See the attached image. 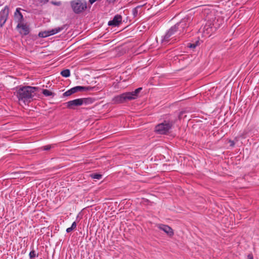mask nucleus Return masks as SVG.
<instances>
[{
  "label": "nucleus",
  "instance_id": "13",
  "mask_svg": "<svg viewBox=\"0 0 259 259\" xmlns=\"http://www.w3.org/2000/svg\"><path fill=\"white\" fill-rule=\"evenodd\" d=\"M76 88L77 90V92L84 91H91V90H93L95 88V87H82V86H76Z\"/></svg>",
  "mask_w": 259,
  "mask_h": 259
},
{
  "label": "nucleus",
  "instance_id": "12",
  "mask_svg": "<svg viewBox=\"0 0 259 259\" xmlns=\"http://www.w3.org/2000/svg\"><path fill=\"white\" fill-rule=\"evenodd\" d=\"M122 21V17L119 15H115L113 20L108 22V25L110 26H116L121 23Z\"/></svg>",
  "mask_w": 259,
  "mask_h": 259
},
{
  "label": "nucleus",
  "instance_id": "15",
  "mask_svg": "<svg viewBox=\"0 0 259 259\" xmlns=\"http://www.w3.org/2000/svg\"><path fill=\"white\" fill-rule=\"evenodd\" d=\"M38 36L41 37H46L51 35L49 30H47L40 32L38 34Z\"/></svg>",
  "mask_w": 259,
  "mask_h": 259
},
{
  "label": "nucleus",
  "instance_id": "18",
  "mask_svg": "<svg viewBox=\"0 0 259 259\" xmlns=\"http://www.w3.org/2000/svg\"><path fill=\"white\" fill-rule=\"evenodd\" d=\"M92 178L97 180H100L102 178V175L100 174H94L91 175Z\"/></svg>",
  "mask_w": 259,
  "mask_h": 259
},
{
  "label": "nucleus",
  "instance_id": "6",
  "mask_svg": "<svg viewBox=\"0 0 259 259\" xmlns=\"http://www.w3.org/2000/svg\"><path fill=\"white\" fill-rule=\"evenodd\" d=\"M91 101L89 98H80L71 100L67 102V107L68 108L74 109L75 107L79 106L83 104H87Z\"/></svg>",
  "mask_w": 259,
  "mask_h": 259
},
{
  "label": "nucleus",
  "instance_id": "19",
  "mask_svg": "<svg viewBox=\"0 0 259 259\" xmlns=\"http://www.w3.org/2000/svg\"><path fill=\"white\" fill-rule=\"evenodd\" d=\"M72 94H73V93H72V92L71 91V89L66 91V92H65L64 93V95L65 96H70L71 95H72Z\"/></svg>",
  "mask_w": 259,
  "mask_h": 259
},
{
  "label": "nucleus",
  "instance_id": "14",
  "mask_svg": "<svg viewBox=\"0 0 259 259\" xmlns=\"http://www.w3.org/2000/svg\"><path fill=\"white\" fill-rule=\"evenodd\" d=\"M63 27H57L54 29L50 30L49 31H50V35L55 34L60 32L61 31H62L63 30Z\"/></svg>",
  "mask_w": 259,
  "mask_h": 259
},
{
  "label": "nucleus",
  "instance_id": "24",
  "mask_svg": "<svg viewBox=\"0 0 259 259\" xmlns=\"http://www.w3.org/2000/svg\"><path fill=\"white\" fill-rule=\"evenodd\" d=\"M196 46V45L195 44H190L189 45V48L194 49Z\"/></svg>",
  "mask_w": 259,
  "mask_h": 259
},
{
  "label": "nucleus",
  "instance_id": "28",
  "mask_svg": "<svg viewBox=\"0 0 259 259\" xmlns=\"http://www.w3.org/2000/svg\"><path fill=\"white\" fill-rule=\"evenodd\" d=\"M229 143H230V146L233 147L235 145L234 141L230 140Z\"/></svg>",
  "mask_w": 259,
  "mask_h": 259
},
{
  "label": "nucleus",
  "instance_id": "17",
  "mask_svg": "<svg viewBox=\"0 0 259 259\" xmlns=\"http://www.w3.org/2000/svg\"><path fill=\"white\" fill-rule=\"evenodd\" d=\"M42 93L46 97L50 96L53 94V93L51 91L47 89H43L42 90Z\"/></svg>",
  "mask_w": 259,
  "mask_h": 259
},
{
  "label": "nucleus",
  "instance_id": "2",
  "mask_svg": "<svg viewBox=\"0 0 259 259\" xmlns=\"http://www.w3.org/2000/svg\"><path fill=\"white\" fill-rule=\"evenodd\" d=\"M142 90V88H139L133 92H126L113 98L112 102L114 104H120L136 99L138 94Z\"/></svg>",
  "mask_w": 259,
  "mask_h": 259
},
{
  "label": "nucleus",
  "instance_id": "29",
  "mask_svg": "<svg viewBox=\"0 0 259 259\" xmlns=\"http://www.w3.org/2000/svg\"><path fill=\"white\" fill-rule=\"evenodd\" d=\"M248 259H253V256L252 254H249L248 255Z\"/></svg>",
  "mask_w": 259,
  "mask_h": 259
},
{
  "label": "nucleus",
  "instance_id": "9",
  "mask_svg": "<svg viewBox=\"0 0 259 259\" xmlns=\"http://www.w3.org/2000/svg\"><path fill=\"white\" fill-rule=\"evenodd\" d=\"M158 228L164 231L168 236H172L174 235V231L172 229L167 225L159 224L157 226Z\"/></svg>",
  "mask_w": 259,
  "mask_h": 259
},
{
  "label": "nucleus",
  "instance_id": "16",
  "mask_svg": "<svg viewBox=\"0 0 259 259\" xmlns=\"http://www.w3.org/2000/svg\"><path fill=\"white\" fill-rule=\"evenodd\" d=\"M61 74L62 75V76H63V77H68L70 76V70L69 69H65V70H62L61 72Z\"/></svg>",
  "mask_w": 259,
  "mask_h": 259
},
{
  "label": "nucleus",
  "instance_id": "4",
  "mask_svg": "<svg viewBox=\"0 0 259 259\" xmlns=\"http://www.w3.org/2000/svg\"><path fill=\"white\" fill-rule=\"evenodd\" d=\"M172 125V122L164 121L155 126V131L159 134H166L171 128Z\"/></svg>",
  "mask_w": 259,
  "mask_h": 259
},
{
  "label": "nucleus",
  "instance_id": "25",
  "mask_svg": "<svg viewBox=\"0 0 259 259\" xmlns=\"http://www.w3.org/2000/svg\"><path fill=\"white\" fill-rule=\"evenodd\" d=\"M71 227H72V228H73V229H75L76 227V223L75 222H74L72 224V225L71 226Z\"/></svg>",
  "mask_w": 259,
  "mask_h": 259
},
{
  "label": "nucleus",
  "instance_id": "26",
  "mask_svg": "<svg viewBox=\"0 0 259 259\" xmlns=\"http://www.w3.org/2000/svg\"><path fill=\"white\" fill-rule=\"evenodd\" d=\"M71 91L73 93H75L77 92L76 87L71 89Z\"/></svg>",
  "mask_w": 259,
  "mask_h": 259
},
{
  "label": "nucleus",
  "instance_id": "5",
  "mask_svg": "<svg viewBox=\"0 0 259 259\" xmlns=\"http://www.w3.org/2000/svg\"><path fill=\"white\" fill-rule=\"evenodd\" d=\"M71 7L74 13H80L87 9V3L81 0H74L70 3Z\"/></svg>",
  "mask_w": 259,
  "mask_h": 259
},
{
  "label": "nucleus",
  "instance_id": "8",
  "mask_svg": "<svg viewBox=\"0 0 259 259\" xmlns=\"http://www.w3.org/2000/svg\"><path fill=\"white\" fill-rule=\"evenodd\" d=\"M9 13V9L6 6L4 9L0 12V26L3 27L7 21Z\"/></svg>",
  "mask_w": 259,
  "mask_h": 259
},
{
  "label": "nucleus",
  "instance_id": "11",
  "mask_svg": "<svg viewBox=\"0 0 259 259\" xmlns=\"http://www.w3.org/2000/svg\"><path fill=\"white\" fill-rule=\"evenodd\" d=\"M20 8H17L14 13V20L18 24L22 23L24 20L23 16L20 12Z\"/></svg>",
  "mask_w": 259,
  "mask_h": 259
},
{
  "label": "nucleus",
  "instance_id": "10",
  "mask_svg": "<svg viewBox=\"0 0 259 259\" xmlns=\"http://www.w3.org/2000/svg\"><path fill=\"white\" fill-rule=\"evenodd\" d=\"M17 28L20 29L19 31L20 33L23 35H27L29 32V28L27 25L22 23L18 24L17 25Z\"/></svg>",
  "mask_w": 259,
  "mask_h": 259
},
{
  "label": "nucleus",
  "instance_id": "27",
  "mask_svg": "<svg viewBox=\"0 0 259 259\" xmlns=\"http://www.w3.org/2000/svg\"><path fill=\"white\" fill-rule=\"evenodd\" d=\"M73 228H72V227H69V228H68L67 229H66V232L67 233H70V232H71L72 230H73Z\"/></svg>",
  "mask_w": 259,
  "mask_h": 259
},
{
  "label": "nucleus",
  "instance_id": "20",
  "mask_svg": "<svg viewBox=\"0 0 259 259\" xmlns=\"http://www.w3.org/2000/svg\"><path fill=\"white\" fill-rule=\"evenodd\" d=\"M35 255H36L35 252L33 250L30 251V252L29 253V256H30V258H32L34 257L35 256Z\"/></svg>",
  "mask_w": 259,
  "mask_h": 259
},
{
  "label": "nucleus",
  "instance_id": "23",
  "mask_svg": "<svg viewBox=\"0 0 259 259\" xmlns=\"http://www.w3.org/2000/svg\"><path fill=\"white\" fill-rule=\"evenodd\" d=\"M52 4L56 6H60L61 5V2H53Z\"/></svg>",
  "mask_w": 259,
  "mask_h": 259
},
{
  "label": "nucleus",
  "instance_id": "21",
  "mask_svg": "<svg viewBox=\"0 0 259 259\" xmlns=\"http://www.w3.org/2000/svg\"><path fill=\"white\" fill-rule=\"evenodd\" d=\"M51 148V145H46L42 147L44 150H49Z\"/></svg>",
  "mask_w": 259,
  "mask_h": 259
},
{
  "label": "nucleus",
  "instance_id": "3",
  "mask_svg": "<svg viewBox=\"0 0 259 259\" xmlns=\"http://www.w3.org/2000/svg\"><path fill=\"white\" fill-rule=\"evenodd\" d=\"M192 19L191 16H187L183 19L179 23L176 24V25H179L177 28L178 34L180 37L183 35L187 31V28H188Z\"/></svg>",
  "mask_w": 259,
  "mask_h": 259
},
{
  "label": "nucleus",
  "instance_id": "30",
  "mask_svg": "<svg viewBox=\"0 0 259 259\" xmlns=\"http://www.w3.org/2000/svg\"><path fill=\"white\" fill-rule=\"evenodd\" d=\"M109 3H114L116 0H108Z\"/></svg>",
  "mask_w": 259,
  "mask_h": 259
},
{
  "label": "nucleus",
  "instance_id": "1",
  "mask_svg": "<svg viewBox=\"0 0 259 259\" xmlns=\"http://www.w3.org/2000/svg\"><path fill=\"white\" fill-rule=\"evenodd\" d=\"M39 88L30 86L20 88L17 91V97L19 101H22L25 104H28L36 96Z\"/></svg>",
  "mask_w": 259,
  "mask_h": 259
},
{
  "label": "nucleus",
  "instance_id": "22",
  "mask_svg": "<svg viewBox=\"0 0 259 259\" xmlns=\"http://www.w3.org/2000/svg\"><path fill=\"white\" fill-rule=\"evenodd\" d=\"M133 13L135 17L137 16L138 14V11L136 8H135L133 10Z\"/></svg>",
  "mask_w": 259,
  "mask_h": 259
},
{
  "label": "nucleus",
  "instance_id": "7",
  "mask_svg": "<svg viewBox=\"0 0 259 259\" xmlns=\"http://www.w3.org/2000/svg\"><path fill=\"white\" fill-rule=\"evenodd\" d=\"M179 25H175L174 26L171 27L167 32V33L165 34L164 38L163 39V41L167 42L170 37L173 35L174 36V37H178L179 38V35L178 34V31H177V27H178Z\"/></svg>",
  "mask_w": 259,
  "mask_h": 259
}]
</instances>
